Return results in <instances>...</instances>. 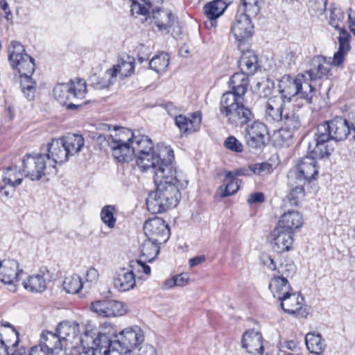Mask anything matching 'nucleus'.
Returning <instances> with one entry per match:
<instances>
[{
  "instance_id": "nucleus-1",
  "label": "nucleus",
  "mask_w": 355,
  "mask_h": 355,
  "mask_svg": "<svg viewBox=\"0 0 355 355\" xmlns=\"http://www.w3.org/2000/svg\"><path fill=\"white\" fill-rule=\"evenodd\" d=\"M144 333L138 326L127 327L117 334L116 330L109 329L98 331L87 329L80 338L83 352L87 355L107 354L116 346L123 348H135L144 341Z\"/></svg>"
},
{
  "instance_id": "nucleus-2",
  "label": "nucleus",
  "mask_w": 355,
  "mask_h": 355,
  "mask_svg": "<svg viewBox=\"0 0 355 355\" xmlns=\"http://www.w3.org/2000/svg\"><path fill=\"white\" fill-rule=\"evenodd\" d=\"M157 189L149 193L146 199L148 210L152 214H160L175 207L181 198L180 190L184 188L188 181L176 169L173 173L164 174L159 182L154 181Z\"/></svg>"
},
{
  "instance_id": "nucleus-3",
  "label": "nucleus",
  "mask_w": 355,
  "mask_h": 355,
  "mask_svg": "<svg viewBox=\"0 0 355 355\" xmlns=\"http://www.w3.org/2000/svg\"><path fill=\"white\" fill-rule=\"evenodd\" d=\"M351 132L348 121L341 116L326 121L317 127L313 139L312 153L321 158H327L334 148L329 146L331 140L340 141L345 139Z\"/></svg>"
},
{
  "instance_id": "nucleus-4",
  "label": "nucleus",
  "mask_w": 355,
  "mask_h": 355,
  "mask_svg": "<svg viewBox=\"0 0 355 355\" xmlns=\"http://www.w3.org/2000/svg\"><path fill=\"white\" fill-rule=\"evenodd\" d=\"M8 53L10 66L20 74L23 94L28 101L33 100L36 91V83L32 78L35 70L33 58L26 53L24 46L17 41L10 42Z\"/></svg>"
},
{
  "instance_id": "nucleus-5",
  "label": "nucleus",
  "mask_w": 355,
  "mask_h": 355,
  "mask_svg": "<svg viewBox=\"0 0 355 355\" xmlns=\"http://www.w3.org/2000/svg\"><path fill=\"white\" fill-rule=\"evenodd\" d=\"M173 150L164 144L141 155H137L136 163L142 171H150L153 173V180L159 182L164 174H170L176 169L173 164Z\"/></svg>"
},
{
  "instance_id": "nucleus-6",
  "label": "nucleus",
  "mask_w": 355,
  "mask_h": 355,
  "mask_svg": "<svg viewBox=\"0 0 355 355\" xmlns=\"http://www.w3.org/2000/svg\"><path fill=\"white\" fill-rule=\"evenodd\" d=\"M243 100L235 98L230 94L221 96L219 112L227 124L236 128H242L254 119V114L244 105Z\"/></svg>"
},
{
  "instance_id": "nucleus-7",
  "label": "nucleus",
  "mask_w": 355,
  "mask_h": 355,
  "mask_svg": "<svg viewBox=\"0 0 355 355\" xmlns=\"http://www.w3.org/2000/svg\"><path fill=\"white\" fill-rule=\"evenodd\" d=\"M305 75L298 74L295 77L284 76L279 83V91L281 98L285 103L290 102L293 97L299 95L308 103H312L315 92V87L305 82Z\"/></svg>"
},
{
  "instance_id": "nucleus-8",
  "label": "nucleus",
  "mask_w": 355,
  "mask_h": 355,
  "mask_svg": "<svg viewBox=\"0 0 355 355\" xmlns=\"http://www.w3.org/2000/svg\"><path fill=\"white\" fill-rule=\"evenodd\" d=\"M86 92V83L80 78H76L67 83L58 84L53 89L55 99L62 105H66L68 110H75L81 106V104L67 103L71 101L83 99Z\"/></svg>"
},
{
  "instance_id": "nucleus-9",
  "label": "nucleus",
  "mask_w": 355,
  "mask_h": 355,
  "mask_svg": "<svg viewBox=\"0 0 355 355\" xmlns=\"http://www.w3.org/2000/svg\"><path fill=\"white\" fill-rule=\"evenodd\" d=\"M133 132L130 129H114V141L111 143L110 153L114 159L120 163H128L134 157L131 139Z\"/></svg>"
},
{
  "instance_id": "nucleus-10",
  "label": "nucleus",
  "mask_w": 355,
  "mask_h": 355,
  "mask_svg": "<svg viewBox=\"0 0 355 355\" xmlns=\"http://www.w3.org/2000/svg\"><path fill=\"white\" fill-rule=\"evenodd\" d=\"M44 154L27 155L23 159V173L32 181L39 180L47 175H55L57 169L52 167Z\"/></svg>"
},
{
  "instance_id": "nucleus-11",
  "label": "nucleus",
  "mask_w": 355,
  "mask_h": 355,
  "mask_svg": "<svg viewBox=\"0 0 355 355\" xmlns=\"http://www.w3.org/2000/svg\"><path fill=\"white\" fill-rule=\"evenodd\" d=\"M313 142L309 144V149L311 150V156H305L297 160L295 165V170L291 171L289 173L293 174V177L297 179L298 181L310 182L312 180H315L318 175V166L317 165L316 157L313 153Z\"/></svg>"
},
{
  "instance_id": "nucleus-12",
  "label": "nucleus",
  "mask_w": 355,
  "mask_h": 355,
  "mask_svg": "<svg viewBox=\"0 0 355 355\" xmlns=\"http://www.w3.org/2000/svg\"><path fill=\"white\" fill-rule=\"evenodd\" d=\"M160 243L162 242H158V241L146 239L140 247L141 258L142 259L132 261L130 266L137 269L139 271H142L145 275L149 276L151 270L150 266L146 264V262H151L156 258L159 252V245Z\"/></svg>"
},
{
  "instance_id": "nucleus-13",
  "label": "nucleus",
  "mask_w": 355,
  "mask_h": 355,
  "mask_svg": "<svg viewBox=\"0 0 355 355\" xmlns=\"http://www.w3.org/2000/svg\"><path fill=\"white\" fill-rule=\"evenodd\" d=\"M89 308L92 311L103 318L119 317L127 312L125 304L109 299L93 302Z\"/></svg>"
},
{
  "instance_id": "nucleus-14",
  "label": "nucleus",
  "mask_w": 355,
  "mask_h": 355,
  "mask_svg": "<svg viewBox=\"0 0 355 355\" xmlns=\"http://www.w3.org/2000/svg\"><path fill=\"white\" fill-rule=\"evenodd\" d=\"M245 133V139L249 147L259 149L266 145V140L268 131L263 123L254 121L247 125Z\"/></svg>"
},
{
  "instance_id": "nucleus-15",
  "label": "nucleus",
  "mask_w": 355,
  "mask_h": 355,
  "mask_svg": "<svg viewBox=\"0 0 355 355\" xmlns=\"http://www.w3.org/2000/svg\"><path fill=\"white\" fill-rule=\"evenodd\" d=\"M24 173L16 166H10L0 170L1 182L3 187V196L6 198L12 197L15 189L21 184Z\"/></svg>"
},
{
  "instance_id": "nucleus-16",
  "label": "nucleus",
  "mask_w": 355,
  "mask_h": 355,
  "mask_svg": "<svg viewBox=\"0 0 355 355\" xmlns=\"http://www.w3.org/2000/svg\"><path fill=\"white\" fill-rule=\"evenodd\" d=\"M144 234L148 239L165 242L168 239L169 230L164 220L155 217L146 220L144 225Z\"/></svg>"
},
{
  "instance_id": "nucleus-17",
  "label": "nucleus",
  "mask_w": 355,
  "mask_h": 355,
  "mask_svg": "<svg viewBox=\"0 0 355 355\" xmlns=\"http://www.w3.org/2000/svg\"><path fill=\"white\" fill-rule=\"evenodd\" d=\"M270 239L273 251L280 254L291 250L294 241L293 232L277 226L271 232Z\"/></svg>"
},
{
  "instance_id": "nucleus-18",
  "label": "nucleus",
  "mask_w": 355,
  "mask_h": 355,
  "mask_svg": "<svg viewBox=\"0 0 355 355\" xmlns=\"http://www.w3.org/2000/svg\"><path fill=\"white\" fill-rule=\"evenodd\" d=\"M46 154H44L52 167L56 168L58 164H61L68 161L69 151L67 150L61 138L53 139L46 147Z\"/></svg>"
},
{
  "instance_id": "nucleus-19",
  "label": "nucleus",
  "mask_w": 355,
  "mask_h": 355,
  "mask_svg": "<svg viewBox=\"0 0 355 355\" xmlns=\"http://www.w3.org/2000/svg\"><path fill=\"white\" fill-rule=\"evenodd\" d=\"M254 26L248 16L238 12L232 23L231 32L238 42L245 41L252 37Z\"/></svg>"
},
{
  "instance_id": "nucleus-20",
  "label": "nucleus",
  "mask_w": 355,
  "mask_h": 355,
  "mask_svg": "<svg viewBox=\"0 0 355 355\" xmlns=\"http://www.w3.org/2000/svg\"><path fill=\"white\" fill-rule=\"evenodd\" d=\"M261 260L269 270L277 272L274 276H279L288 280V278L292 277L296 272V266L292 261H285L277 266L271 256L268 254H262Z\"/></svg>"
},
{
  "instance_id": "nucleus-21",
  "label": "nucleus",
  "mask_w": 355,
  "mask_h": 355,
  "mask_svg": "<svg viewBox=\"0 0 355 355\" xmlns=\"http://www.w3.org/2000/svg\"><path fill=\"white\" fill-rule=\"evenodd\" d=\"M23 270L19 267V263L14 259H4L0 261V281L6 284L15 286Z\"/></svg>"
},
{
  "instance_id": "nucleus-22",
  "label": "nucleus",
  "mask_w": 355,
  "mask_h": 355,
  "mask_svg": "<svg viewBox=\"0 0 355 355\" xmlns=\"http://www.w3.org/2000/svg\"><path fill=\"white\" fill-rule=\"evenodd\" d=\"M228 84L230 90L223 93L222 96L230 94L235 98L244 99L249 85L248 73L243 71L234 73L230 78Z\"/></svg>"
},
{
  "instance_id": "nucleus-23",
  "label": "nucleus",
  "mask_w": 355,
  "mask_h": 355,
  "mask_svg": "<svg viewBox=\"0 0 355 355\" xmlns=\"http://www.w3.org/2000/svg\"><path fill=\"white\" fill-rule=\"evenodd\" d=\"M50 273L46 269H42L37 274L30 275L22 283L25 290L33 293H41L46 291Z\"/></svg>"
},
{
  "instance_id": "nucleus-24",
  "label": "nucleus",
  "mask_w": 355,
  "mask_h": 355,
  "mask_svg": "<svg viewBox=\"0 0 355 355\" xmlns=\"http://www.w3.org/2000/svg\"><path fill=\"white\" fill-rule=\"evenodd\" d=\"M49 354H58L63 348L67 347L60 334L51 332L49 331H43L40 336V343Z\"/></svg>"
},
{
  "instance_id": "nucleus-25",
  "label": "nucleus",
  "mask_w": 355,
  "mask_h": 355,
  "mask_svg": "<svg viewBox=\"0 0 355 355\" xmlns=\"http://www.w3.org/2000/svg\"><path fill=\"white\" fill-rule=\"evenodd\" d=\"M241 344L250 354H260L264 349L262 335L254 329H248L243 334Z\"/></svg>"
},
{
  "instance_id": "nucleus-26",
  "label": "nucleus",
  "mask_w": 355,
  "mask_h": 355,
  "mask_svg": "<svg viewBox=\"0 0 355 355\" xmlns=\"http://www.w3.org/2000/svg\"><path fill=\"white\" fill-rule=\"evenodd\" d=\"M285 102L278 96H274L267 101L265 105L264 118L268 123L280 121L283 116Z\"/></svg>"
},
{
  "instance_id": "nucleus-27",
  "label": "nucleus",
  "mask_w": 355,
  "mask_h": 355,
  "mask_svg": "<svg viewBox=\"0 0 355 355\" xmlns=\"http://www.w3.org/2000/svg\"><path fill=\"white\" fill-rule=\"evenodd\" d=\"M130 269L122 268L119 270L117 277L114 281V285L121 292H125L134 288L136 284L135 270L137 269L130 266Z\"/></svg>"
},
{
  "instance_id": "nucleus-28",
  "label": "nucleus",
  "mask_w": 355,
  "mask_h": 355,
  "mask_svg": "<svg viewBox=\"0 0 355 355\" xmlns=\"http://www.w3.org/2000/svg\"><path fill=\"white\" fill-rule=\"evenodd\" d=\"M200 112H195L191 117H186L182 114L175 117V124L180 132L191 134L200 129L201 125Z\"/></svg>"
},
{
  "instance_id": "nucleus-29",
  "label": "nucleus",
  "mask_w": 355,
  "mask_h": 355,
  "mask_svg": "<svg viewBox=\"0 0 355 355\" xmlns=\"http://www.w3.org/2000/svg\"><path fill=\"white\" fill-rule=\"evenodd\" d=\"M350 38L351 35L345 28H340L338 38L339 46L338 51L334 55L332 61L334 65L340 66L344 62L345 56L351 49Z\"/></svg>"
},
{
  "instance_id": "nucleus-30",
  "label": "nucleus",
  "mask_w": 355,
  "mask_h": 355,
  "mask_svg": "<svg viewBox=\"0 0 355 355\" xmlns=\"http://www.w3.org/2000/svg\"><path fill=\"white\" fill-rule=\"evenodd\" d=\"M227 8V5L223 0H214L205 4L203 7L204 13L209 19V21L205 22V26L215 27L216 26V19L222 15Z\"/></svg>"
},
{
  "instance_id": "nucleus-31",
  "label": "nucleus",
  "mask_w": 355,
  "mask_h": 355,
  "mask_svg": "<svg viewBox=\"0 0 355 355\" xmlns=\"http://www.w3.org/2000/svg\"><path fill=\"white\" fill-rule=\"evenodd\" d=\"M331 69V64L327 62L326 58L322 55L313 58L312 67L305 72L311 80H315L327 75Z\"/></svg>"
},
{
  "instance_id": "nucleus-32",
  "label": "nucleus",
  "mask_w": 355,
  "mask_h": 355,
  "mask_svg": "<svg viewBox=\"0 0 355 355\" xmlns=\"http://www.w3.org/2000/svg\"><path fill=\"white\" fill-rule=\"evenodd\" d=\"M19 333L7 322H0V343L10 348L16 349L19 343Z\"/></svg>"
},
{
  "instance_id": "nucleus-33",
  "label": "nucleus",
  "mask_w": 355,
  "mask_h": 355,
  "mask_svg": "<svg viewBox=\"0 0 355 355\" xmlns=\"http://www.w3.org/2000/svg\"><path fill=\"white\" fill-rule=\"evenodd\" d=\"M135 71V58L127 55L125 58H121L118 64L109 69V76H119L121 79L130 76Z\"/></svg>"
},
{
  "instance_id": "nucleus-34",
  "label": "nucleus",
  "mask_w": 355,
  "mask_h": 355,
  "mask_svg": "<svg viewBox=\"0 0 355 355\" xmlns=\"http://www.w3.org/2000/svg\"><path fill=\"white\" fill-rule=\"evenodd\" d=\"M278 301L282 309L289 314H295L300 311L304 304V297L291 291Z\"/></svg>"
},
{
  "instance_id": "nucleus-35",
  "label": "nucleus",
  "mask_w": 355,
  "mask_h": 355,
  "mask_svg": "<svg viewBox=\"0 0 355 355\" xmlns=\"http://www.w3.org/2000/svg\"><path fill=\"white\" fill-rule=\"evenodd\" d=\"M57 332L67 347L68 342L72 343L80 332V327L78 322L76 321H63L57 327Z\"/></svg>"
},
{
  "instance_id": "nucleus-36",
  "label": "nucleus",
  "mask_w": 355,
  "mask_h": 355,
  "mask_svg": "<svg viewBox=\"0 0 355 355\" xmlns=\"http://www.w3.org/2000/svg\"><path fill=\"white\" fill-rule=\"evenodd\" d=\"M304 223L302 214L295 211H288L282 215L277 226L283 229L294 231L300 228Z\"/></svg>"
},
{
  "instance_id": "nucleus-37",
  "label": "nucleus",
  "mask_w": 355,
  "mask_h": 355,
  "mask_svg": "<svg viewBox=\"0 0 355 355\" xmlns=\"http://www.w3.org/2000/svg\"><path fill=\"white\" fill-rule=\"evenodd\" d=\"M288 185L290 188V192L287 196L288 200L291 205L297 206L299 200L304 196V186L306 182L298 181L293 177L292 173H288Z\"/></svg>"
},
{
  "instance_id": "nucleus-38",
  "label": "nucleus",
  "mask_w": 355,
  "mask_h": 355,
  "mask_svg": "<svg viewBox=\"0 0 355 355\" xmlns=\"http://www.w3.org/2000/svg\"><path fill=\"white\" fill-rule=\"evenodd\" d=\"M268 288L273 297L278 300L293 291L288 280L279 276L273 275L270 279Z\"/></svg>"
},
{
  "instance_id": "nucleus-39",
  "label": "nucleus",
  "mask_w": 355,
  "mask_h": 355,
  "mask_svg": "<svg viewBox=\"0 0 355 355\" xmlns=\"http://www.w3.org/2000/svg\"><path fill=\"white\" fill-rule=\"evenodd\" d=\"M61 139L69 151V156H73L80 152L85 144V139L80 135L68 134Z\"/></svg>"
},
{
  "instance_id": "nucleus-40",
  "label": "nucleus",
  "mask_w": 355,
  "mask_h": 355,
  "mask_svg": "<svg viewBox=\"0 0 355 355\" xmlns=\"http://www.w3.org/2000/svg\"><path fill=\"white\" fill-rule=\"evenodd\" d=\"M132 148L134 150V156L141 155L142 153H146L155 148L150 139L145 135H135L133 133L131 139Z\"/></svg>"
},
{
  "instance_id": "nucleus-41",
  "label": "nucleus",
  "mask_w": 355,
  "mask_h": 355,
  "mask_svg": "<svg viewBox=\"0 0 355 355\" xmlns=\"http://www.w3.org/2000/svg\"><path fill=\"white\" fill-rule=\"evenodd\" d=\"M239 67L242 71L253 74L258 68V58L256 53L252 50L243 52L239 60Z\"/></svg>"
},
{
  "instance_id": "nucleus-42",
  "label": "nucleus",
  "mask_w": 355,
  "mask_h": 355,
  "mask_svg": "<svg viewBox=\"0 0 355 355\" xmlns=\"http://www.w3.org/2000/svg\"><path fill=\"white\" fill-rule=\"evenodd\" d=\"M305 343L308 350L313 354H320L326 347V343L321 334L315 332L306 334Z\"/></svg>"
},
{
  "instance_id": "nucleus-43",
  "label": "nucleus",
  "mask_w": 355,
  "mask_h": 355,
  "mask_svg": "<svg viewBox=\"0 0 355 355\" xmlns=\"http://www.w3.org/2000/svg\"><path fill=\"white\" fill-rule=\"evenodd\" d=\"M153 17L159 30H167L173 24L174 17L171 12L163 10H153Z\"/></svg>"
},
{
  "instance_id": "nucleus-44",
  "label": "nucleus",
  "mask_w": 355,
  "mask_h": 355,
  "mask_svg": "<svg viewBox=\"0 0 355 355\" xmlns=\"http://www.w3.org/2000/svg\"><path fill=\"white\" fill-rule=\"evenodd\" d=\"M239 189V185L236 179L227 178L225 176L223 184L220 186L217 189L216 195L219 196L220 198H224L234 195L237 192Z\"/></svg>"
},
{
  "instance_id": "nucleus-45",
  "label": "nucleus",
  "mask_w": 355,
  "mask_h": 355,
  "mask_svg": "<svg viewBox=\"0 0 355 355\" xmlns=\"http://www.w3.org/2000/svg\"><path fill=\"white\" fill-rule=\"evenodd\" d=\"M63 288L71 294L78 293L84 286L82 278L77 274L67 277L62 284Z\"/></svg>"
},
{
  "instance_id": "nucleus-46",
  "label": "nucleus",
  "mask_w": 355,
  "mask_h": 355,
  "mask_svg": "<svg viewBox=\"0 0 355 355\" xmlns=\"http://www.w3.org/2000/svg\"><path fill=\"white\" fill-rule=\"evenodd\" d=\"M168 55L164 52L156 55L149 62L150 68L157 73L164 71L168 66Z\"/></svg>"
},
{
  "instance_id": "nucleus-47",
  "label": "nucleus",
  "mask_w": 355,
  "mask_h": 355,
  "mask_svg": "<svg viewBox=\"0 0 355 355\" xmlns=\"http://www.w3.org/2000/svg\"><path fill=\"white\" fill-rule=\"evenodd\" d=\"M130 11L132 15H143L146 17L149 15L150 3L147 0H130Z\"/></svg>"
},
{
  "instance_id": "nucleus-48",
  "label": "nucleus",
  "mask_w": 355,
  "mask_h": 355,
  "mask_svg": "<svg viewBox=\"0 0 355 355\" xmlns=\"http://www.w3.org/2000/svg\"><path fill=\"white\" fill-rule=\"evenodd\" d=\"M281 121L284 122L286 128L291 132L301 126L299 116L293 111L286 112Z\"/></svg>"
},
{
  "instance_id": "nucleus-49",
  "label": "nucleus",
  "mask_w": 355,
  "mask_h": 355,
  "mask_svg": "<svg viewBox=\"0 0 355 355\" xmlns=\"http://www.w3.org/2000/svg\"><path fill=\"white\" fill-rule=\"evenodd\" d=\"M109 69H107L102 78L94 77L92 84L96 89H102L110 87L115 83L114 76H109Z\"/></svg>"
},
{
  "instance_id": "nucleus-50",
  "label": "nucleus",
  "mask_w": 355,
  "mask_h": 355,
  "mask_svg": "<svg viewBox=\"0 0 355 355\" xmlns=\"http://www.w3.org/2000/svg\"><path fill=\"white\" fill-rule=\"evenodd\" d=\"M115 207L113 205L103 207L101 211V218L110 228H113L116 224V218L114 216Z\"/></svg>"
},
{
  "instance_id": "nucleus-51",
  "label": "nucleus",
  "mask_w": 355,
  "mask_h": 355,
  "mask_svg": "<svg viewBox=\"0 0 355 355\" xmlns=\"http://www.w3.org/2000/svg\"><path fill=\"white\" fill-rule=\"evenodd\" d=\"M243 1L245 12L240 14L248 16L250 19L252 17H255L259 14L260 11V1L259 0H243Z\"/></svg>"
},
{
  "instance_id": "nucleus-52",
  "label": "nucleus",
  "mask_w": 355,
  "mask_h": 355,
  "mask_svg": "<svg viewBox=\"0 0 355 355\" xmlns=\"http://www.w3.org/2000/svg\"><path fill=\"white\" fill-rule=\"evenodd\" d=\"M114 132L112 134H98L94 136L96 144L101 150H106L107 148H111V143L114 141Z\"/></svg>"
},
{
  "instance_id": "nucleus-53",
  "label": "nucleus",
  "mask_w": 355,
  "mask_h": 355,
  "mask_svg": "<svg viewBox=\"0 0 355 355\" xmlns=\"http://www.w3.org/2000/svg\"><path fill=\"white\" fill-rule=\"evenodd\" d=\"M345 19V14L340 8H332L329 17V24L340 31V23Z\"/></svg>"
},
{
  "instance_id": "nucleus-54",
  "label": "nucleus",
  "mask_w": 355,
  "mask_h": 355,
  "mask_svg": "<svg viewBox=\"0 0 355 355\" xmlns=\"http://www.w3.org/2000/svg\"><path fill=\"white\" fill-rule=\"evenodd\" d=\"M251 173L259 175L269 174L272 171V164L267 162L257 163L250 166Z\"/></svg>"
},
{
  "instance_id": "nucleus-55",
  "label": "nucleus",
  "mask_w": 355,
  "mask_h": 355,
  "mask_svg": "<svg viewBox=\"0 0 355 355\" xmlns=\"http://www.w3.org/2000/svg\"><path fill=\"white\" fill-rule=\"evenodd\" d=\"M224 146L228 150L235 153H241L243 150L242 143L234 136L228 137L225 141Z\"/></svg>"
},
{
  "instance_id": "nucleus-56",
  "label": "nucleus",
  "mask_w": 355,
  "mask_h": 355,
  "mask_svg": "<svg viewBox=\"0 0 355 355\" xmlns=\"http://www.w3.org/2000/svg\"><path fill=\"white\" fill-rule=\"evenodd\" d=\"M15 355H49V354L40 345H37L32 347L28 352L25 347L18 348L17 354Z\"/></svg>"
},
{
  "instance_id": "nucleus-57",
  "label": "nucleus",
  "mask_w": 355,
  "mask_h": 355,
  "mask_svg": "<svg viewBox=\"0 0 355 355\" xmlns=\"http://www.w3.org/2000/svg\"><path fill=\"white\" fill-rule=\"evenodd\" d=\"M98 272L94 268H89L85 275L84 285L90 288L92 285L96 284L98 279Z\"/></svg>"
},
{
  "instance_id": "nucleus-58",
  "label": "nucleus",
  "mask_w": 355,
  "mask_h": 355,
  "mask_svg": "<svg viewBox=\"0 0 355 355\" xmlns=\"http://www.w3.org/2000/svg\"><path fill=\"white\" fill-rule=\"evenodd\" d=\"M299 54L300 50L297 46L293 45V46L290 47L286 53V55L285 58V61L286 62L288 66L295 64L299 56Z\"/></svg>"
},
{
  "instance_id": "nucleus-59",
  "label": "nucleus",
  "mask_w": 355,
  "mask_h": 355,
  "mask_svg": "<svg viewBox=\"0 0 355 355\" xmlns=\"http://www.w3.org/2000/svg\"><path fill=\"white\" fill-rule=\"evenodd\" d=\"M137 58L140 62H143L149 59L151 55V50L150 46H146L143 44H140L137 47Z\"/></svg>"
},
{
  "instance_id": "nucleus-60",
  "label": "nucleus",
  "mask_w": 355,
  "mask_h": 355,
  "mask_svg": "<svg viewBox=\"0 0 355 355\" xmlns=\"http://www.w3.org/2000/svg\"><path fill=\"white\" fill-rule=\"evenodd\" d=\"M275 140L282 141V144L287 143L293 137V133L286 128H282L275 134Z\"/></svg>"
},
{
  "instance_id": "nucleus-61",
  "label": "nucleus",
  "mask_w": 355,
  "mask_h": 355,
  "mask_svg": "<svg viewBox=\"0 0 355 355\" xmlns=\"http://www.w3.org/2000/svg\"><path fill=\"white\" fill-rule=\"evenodd\" d=\"M250 166L248 168H241L236 169L234 171H228L226 173L227 178H233L236 179L237 176L250 175Z\"/></svg>"
},
{
  "instance_id": "nucleus-62",
  "label": "nucleus",
  "mask_w": 355,
  "mask_h": 355,
  "mask_svg": "<svg viewBox=\"0 0 355 355\" xmlns=\"http://www.w3.org/2000/svg\"><path fill=\"white\" fill-rule=\"evenodd\" d=\"M254 89H258V92L261 96L266 97L271 93V88L268 84L258 82Z\"/></svg>"
},
{
  "instance_id": "nucleus-63",
  "label": "nucleus",
  "mask_w": 355,
  "mask_h": 355,
  "mask_svg": "<svg viewBox=\"0 0 355 355\" xmlns=\"http://www.w3.org/2000/svg\"><path fill=\"white\" fill-rule=\"evenodd\" d=\"M248 204H254L258 202H263L264 201V195L261 192H256L249 196L248 200Z\"/></svg>"
},
{
  "instance_id": "nucleus-64",
  "label": "nucleus",
  "mask_w": 355,
  "mask_h": 355,
  "mask_svg": "<svg viewBox=\"0 0 355 355\" xmlns=\"http://www.w3.org/2000/svg\"><path fill=\"white\" fill-rule=\"evenodd\" d=\"M139 355H158L157 349L152 345L140 347Z\"/></svg>"
}]
</instances>
